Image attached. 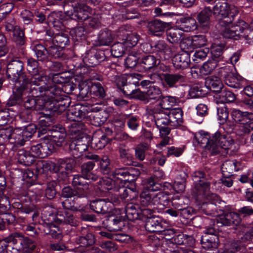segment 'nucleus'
<instances>
[{"label": "nucleus", "mask_w": 253, "mask_h": 253, "mask_svg": "<svg viewBox=\"0 0 253 253\" xmlns=\"http://www.w3.org/2000/svg\"><path fill=\"white\" fill-rule=\"evenodd\" d=\"M10 202L8 198V203H0V214H5V219L8 224H13L15 221V216L11 213H8L10 208Z\"/></svg>", "instance_id": "4d7b16f0"}, {"label": "nucleus", "mask_w": 253, "mask_h": 253, "mask_svg": "<svg viewBox=\"0 0 253 253\" xmlns=\"http://www.w3.org/2000/svg\"><path fill=\"white\" fill-rule=\"evenodd\" d=\"M85 197L84 194H81L78 196L66 199L62 202V205L64 210L68 211H77L83 210L85 207V204L81 203L80 200L82 198Z\"/></svg>", "instance_id": "5701e85b"}, {"label": "nucleus", "mask_w": 253, "mask_h": 253, "mask_svg": "<svg viewBox=\"0 0 253 253\" xmlns=\"http://www.w3.org/2000/svg\"><path fill=\"white\" fill-rule=\"evenodd\" d=\"M231 23H224L221 24L224 25L222 30V36L227 39L237 40L241 37H244L247 42L249 44H253V39L251 35H246L244 31V27L247 26V23L243 20H239L235 25H231Z\"/></svg>", "instance_id": "6e6552de"}, {"label": "nucleus", "mask_w": 253, "mask_h": 253, "mask_svg": "<svg viewBox=\"0 0 253 253\" xmlns=\"http://www.w3.org/2000/svg\"><path fill=\"white\" fill-rule=\"evenodd\" d=\"M220 74L224 79V82L228 86L235 88L241 87V77L232 72L229 66H224L220 68Z\"/></svg>", "instance_id": "f3484780"}, {"label": "nucleus", "mask_w": 253, "mask_h": 253, "mask_svg": "<svg viewBox=\"0 0 253 253\" xmlns=\"http://www.w3.org/2000/svg\"><path fill=\"white\" fill-rule=\"evenodd\" d=\"M24 196L29 199L31 202L37 201L43 194L42 186L41 184H30Z\"/></svg>", "instance_id": "ea45409f"}, {"label": "nucleus", "mask_w": 253, "mask_h": 253, "mask_svg": "<svg viewBox=\"0 0 253 253\" xmlns=\"http://www.w3.org/2000/svg\"><path fill=\"white\" fill-rule=\"evenodd\" d=\"M18 161L20 164L25 166H30L35 161L33 153L24 150H20L17 154Z\"/></svg>", "instance_id": "09e8293b"}, {"label": "nucleus", "mask_w": 253, "mask_h": 253, "mask_svg": "<svg viewBox=\"0 0 253 253\" xmlns=\"http://www.w3.org/2000/svg\"><path fill=\"white\" fill-rule=\"evenodd\" d=\"M183 34L180 28H170L166 31L167 39L171 43H177L180 41Z\"/></svg>", "instance_id": "052dcab7"}, {"label": "nucleus", "mask_w": 253, "mask_h": 253, "mask_svg": "<svg viewBox=\"0 0 253 253\" xmlns=\"http://www.w3.org/2000/svg\"><path fill=\"white\" fill-rule=\"evenodd\" d=\"M240 213L235 212H229L222 215L216 219L217 223L224 226L231 225H238L241 221Z\"/></svg>", "instance_id": "7c9ffc66"}, {"label": "nucleus", "mask_w": 253, "mask_h": 253, "mask_svg": "<svg viewBox=\"0 0 253 253\" xmlns=\"http://www.w3.org/2000/svg\"><path fill=\"white\" fill-rule=\"evenodd\" d=\"M145 99L158 100L162 97V91L160 88L156 85H150L144 93Z\"/></svg>", "instance_id": "bf43d9fd"}, {"label": "nucleus", "mask_w": 253, "mask_h": 253, "mask_svg": "<svg viewBox=\"0 0 253 253\" xmlns=\"http://www.w3.org/2000/svg\"><path fill=\"white\" fill-rule=\"evenodd\" d=\"M216 60L211 58L205 62L200 69V73L204 75L211 74L219 65V62Z\"/></svg>", "instance_id": "69168bd1"}, {"label": "nucleus", "mask_w": 253, "mask_h": 253, "mask_svg": "<svg viewBox=\"0 0 253 253\" xmlns=\"http://www.w3.org/2000/svg\"><path fill=\"white\" fill-rule=\"evenodd\" d=\"M118 185L112 176L101 178L97 182V189L102 196H109L118 190Z\"/></svg>", "instance_id": "2eb2a0df"}, {"label": "nucleus", "mask_w": 253, "mask_h": 253, "mask_svg": "<svg viewBox=\"0 0 253 253\" xmlns=\"http://www.w3.org/2000/svg\"><path fill=\"white\" fill-rule=\"evenodd\" d=\"M209 177L206 172L201 170L196 171L192 174V179L195 183V191L197 195L199 205L201 206V208L205 211L206 214L215 216L216 215L212 210L210 212L207 210L211 209L213 205L221 204L224 202L220 200L216 194L210 192V182L205 181V179H209Z\"/></svg>", "instance_id": "f03ea898"}, {"label": "nucleus", "mask_w": 253, "mask_h": 253, "mask_svg": "<svg viewBox=\"0 0 253 253\" xmlns=\"http://www.w3.org/2000/svg\"><path fill=\"white\" fill-rule=\"evenodd\" d=\"M163 78L169 87H177L179 84L185 81V77L183 74L175 73L163 74Z\"/></svg>", "instance_id": "c9c22d12"}, {"label": "nucleus", "mask_w": 253, "mask_h": 253, "mask_svg": "<svg viewBox=\"0 0 253 253\" xmlns=\"http://www.w3.org/2000/svg\"><path fill=\"white\" fill-rule=\"evenodd\" d=\"M33 50L35 52L37 58L39 61H45L48 59V50L41 44H37L32 46Z\"/></svg>", "instance_id": "13d9d810"}, {"label": "nucleus", "mask_w": 253, "mask_h": 253, "mask_svg": "<svg viewBox=\"0 0 253 253\" xmlns=\"http://www.w3.org/2000/svg\"><path fill=\"white\" fill-rule=\"evenodd\" d=\"M230 115L232 120L239 125L238 131L240 135L249 134L253 130V112L233 109Z\"/></svg>", "instance_id": "0eeeda50"}, {"label": "nucleus", "mask_w": 253, "mask_h": 253, "mask_svg": "<svg viewBox=\"0 0 253 253\" xmlns=\"http://www.w3.org/2000/svg\"><path fill=\"white\" fill-rule=\"evenodd\" d=\"M58 220L60 223L76 226L77 225V220L73 215V211L64 210L61 214L58 215Z\"/></svg>", "instance_id": "8fccbe9b"}, {"label": "nucleus", "mask_w": 253, "mask_h": 253, "mask_svg": "<svg viewBox=\"0 0 253 253\" xmlns=\"http://www.w3.org/2000/svg\"><path fill=\"white\" fill-rule=\"evenodd\" d=\"M190 62V54L188 51H182L172 58L173 66L177 69H184L189 67Z\"/></svg>", "instance_id": "a878e982"}, {"label": "nucleus", "mask_w": 253, "mask_h": 253, "mask_svg": "<svg viewBox=\"0 0 253 253\" xmlns=\"http://www.w3.org/2000/svg\"><path fill=\"white\" fill-rule=\"evenodd\" d=\"M155 125L159 133L169 134L171 129L169 126V115L167 110H161L154 114Z\"/></svg>", "instance_id": "aec40b11"}, {"label": "nucleus", "mask_w": 253, "mask_h": 253, "mask_svg": "<svg viewBox=\"0 0 253 253\" xmlns=\"http://www.w3.org/2000/svg\"><path fill=\"white\" fill-rule=\"evenodd\" d=\"M166 221L159 216L150 217L145 220V228L150 232H160L164 230Z\"/></svg>", "instance_id": "393cba45"}, {"label": "nucleus", "mask_w": 253, "mask_h": 253, "mask_svg": "<svg viewBox=\"0 0 253 253\" xmlns=\"http://www.w3.org/2000/svg\"><path fill=\"white\" fill-rule=\"evenodd\" d=\"M84 84H80V94L83 97L87 95L89 93L92 98L96 99H102L105 97V93L104 88L99 83H92L91 85L85 84L84 87Z\"/></svg>", "instance_id": "4468645a"}, {"label": "nucleus", "mask_w": 253, "mask_h": 253, "mask_svg": "<svg viewBox=\"0 0 253 253\" xmlns=\"http://www.w3.org/2000/svg\"><path fill=\"white\" fill-rule=\"evenodd\" d=\"M52 83L51 84H47L48 85H52L55 84L58 86H59L62 92V94L65 95L64 94V92L62 91V89H61V87L59 85L57 84H65L64 85L65 90H66L68 88H69V91L72 92L74 90V87L69 84V82L70 80V79L69 77L66 75V73H63V72H59L57 73H55L52 76Z\"/></svg>", "instance_id": "f704fd0d"}, {"label": "nucleus", "mask_w": 253, "mask_h": 253, "mask_svg": "<svg viewBox=\"0 0 253 253\" xmlns=\"http://www.w3.org/2000/svg\"><path fill=\"white\" fill-rule=\"evenodd\" d=\"M194 140L201 147L209 150L212 155L220 153L222 149H230L234 144L230 136L222 134L218 131L210 136L209 133L201 130L195 134Z\"/></svg>", "instance_id": "7ed1b4c3"}, {"label": "nucleus", "mask_w": 253, "mask_h": 253, "mask_svg": "<svg viewBox=\"0 0 253 253\" xmlns=\"http://www.w3.org/2000/svg\"><path fill=\"white\" fill-rule=\"evenodd\" d=\"M77 242L80 244L78 250L81 253H99L100 252L99 248L90 247L94 243V237L91 233L79 237Z\"/></svg>", "instance_id": "6ab92c4d"}, {"label": "nucleus", "mask_w": 253, "mask_h": 253, "mask_svg": "<svg viewBox=\"0 0 253 253\" xmlns=\"http://www.w3.org/2000/svg\"><path fill=\"white\" fill-rule=\"evenodd\" d=\"M108 139L100 129L93 134L91 142V147L95 149H101L107 144Z\"/></svg>", "instance_id": "58836bf2"}, {"label": "nucleus", "mask_w": 253, "mask_h": 253, "mask_svg": "<svg viewBox=\"0 0 253 253\" xmlns=\"http://www.w3.org/2000/svg\"><path fill=\"white\" fill-rule=\"evenodd\" d=\"M217 103H221L224 104L225 103H229L233 101L235 99L234 93L231 91L222 89L216 94Z\"/></svg>", "instance_id": "5fc2aeb1"}, {"label": "nucleus", "mask_w": 253, "mask_h": 253, "mask_svg": "<svg viewBox=\"0 0 253 253\" xmlns=\"http://www.w3.org/2000/svg\"><path fill=\"white\" fill-rule=\"evenodd\" d=\"M64 48L53 44L49 45L48 50L49 57L54 59H60L61 60L68 59L69 58L64 52Z\"/></svg>", "instance_id": "864d4df0"}, {"label": "nucleus", "mask_w": 253, "mask_h": 253, "mask_svg": "<svg viewBox=\"0 0 253 253\" xmlns=\"http://www.w3.org/2000/svg\"><path fill=\"white\" fill-rule=\"evenodd\" d=\"M238 13L237 7L229 5L225 0H219L213 7V14L215 17L222 18L220 24L232 23L234 17Z\"/></svg>", "instance_id": "9d476101"}, {"label": "nucleus", "mask_w": 253, "mask_h": 253, "mask_svg": "<svg viewBox=\"0 0 253 253\" xmlns=\"http://www.w3.org/2000/svg\"><path fill=\"white\" fill-rule=\"evenodd\" d=\"M72 185L78 190L83 192L82 194H84L85 197L86 196V193L89 188V184L84 175H75L73 178Z\"/></svg>", "instance_id": "c03bdc74"}, {"label": "nucleus", "mask_w": 253, "mask_h": 253, "mask_svg": "<svg viewBox=\"0 0 253 253\" xmlns=\"http://www.w3.org/2000/svg\"><path fill=\"white\" fill-rule=\"evenodd\" d=\"M215 230L212 227L206 229L201 237V244L202 247L206 250L218 247L219 239L215 234Z\"/></svg>", "instance_id": "a211bd4d"}, {"label": "nucleus", "mask_w": 253, "mask_h": 253, "mask_svg": "<svg viewBox=\"0 0 253 253\" xmlns=\"http://www.w3.org/2000/svg\"><path fill=\"white\" fill-rule=\"evenodd\" d=\"M71 10H68L67 5L64 6V10L67 16L73 20L82 22L87 20L89 15L92 14V9L89 6L81 3L72 4Z\"/></svg>", "instance_id": "f8f14e48"}, {"label": "nucleus", "mask_w": 253, "mask_h": 253, "mask_svg": "<svg viewBox=\"0 0 253 253\" xmlns=\"http://www.w3.org/2000/svg\"><path fill=\"white\" fill-rule=\"evenodd\" d=\"M169 26L168 23L164 22L158 19H155L148 23L147 28L150 34L160 36Z\"/></svg>", "instance_id": "473e14b6"}, {"label": "nucleus", "mask_w": 253, "mask_h": 253, "mask_svg": "<svg viewBox=\"0 0 253 253\" xmlns=\"http://www.w3.org/2000/svg\"><path fill=\"white\" fill-rule=\"evenodd\" d=\"M43 76L33 77L25 85L26 94L18 99L16 90L13 92V98L16 102H20L26 97H32L42 103L41 107L52 111H64L71 103L70 98L64 95L60 87L55 84H45Z\"/></svg>", "instance_id": "f257e3e1"}, {"label": "nucleus", "mask_w": 253, "mask_h": 253, "mask_svg": "<svg viewBox=\"0 0 253 253\" xmlns=\"http://www.w3.org/2000/svg\"><path fill=\"white\" fill-rule=\"evenodd\" d=\"M212 11L210 7H205L198 15V20L205 30H207L210 24V17Z\"/></svg>", "instance_id": "49530a36"}, {"label": "nucleus", "mask_w": 253, "mask_h": 253, "mask_svg": "<svg viewBox=\"0 0 253 253\" xmlns=\"http://www.w3.org/2000/svg\"><path fill=\"white\" fill-rule=\"evenodd\" d=\"M120 88L123 93L126 96H129L130 98H134L144 100L145 96L144 93L136 88L135 85L131 84H127L124 82L123 84L117 85Z\"/></svg>", "instance_id": "c85d7f7f"}, {"label": "nucleus", "mask_w": 253, "mask_h": 253, "mask_svg": "<svg viewBox=\"0 0 253 253\" xmlns=\"http://www.w3.org/2000/svg\"><path fill=\"white\" fill-rule=\"evenodd\" d=\"M36 130V126L34 124L12 128L13 131L11 135L10 143L13 144L16 147H21L32 138Z\"/></svg>", "instance_id": "1a4fd4ad"}, {"label": "nucleus", "mask_w": 253, "mask_h": 253, "mask_svg": "<svg viewBox=\"0 0 253 253\" xmlns=\"http://www.w3.org/2000/svg\"><path fill=\"white\" fill-rule=\"evenodd\" d=\"M168 111L169 126L171 129H174L181 126L183 123V111L179 108H172Z\"/></svg>", "instance_id": "bb28decb"}, {"label": "nucleus", "mask_w": 253, "mask_h": 253, "mask_svg": "<svg viewBox=\"0 0 253 253\" xmlns=\"http://www.w3.org/2000/svg\"><path fill=\"white\" fill-rule=\"evenodd\" d=\"M127 50L123 42H117L112 45L111 48V55L116 58L122 57Z\"/></svg>", "instance_id": "774afa93"}, {"label": "nucleus", "mask_w": 253, "mask_h": 253, "mask_svg": "<svg viewBox=\"0 0 253 253\" xmlns=\"http://www.w3.org/2000/svg\"><path fill=\"white\" fill-rule=\"evenodd\" d=\"M96 105V104H87V105L77 104L74 107H72L67 111L66 118L70 123L67 122L66 125L70 133L76 134L81 131H84V125L81 121L83 119L88 117L89 112H95L99 110Z\"/></svg>", "instance_id": "39448f33"}, {"label": "nucleus", "mask_w": 253, "mask_h": 253, "mask_svg": "<svg viewBox=\"0 0 253 253\" xmlns=\"http://www.w3.org/2000/svg\"><path fill=\"white\" fill-rule=\"evenodd\" d=\"M28 98L25 102L24 106L27 110H25L21 113L20 114V118L22 122H29L32 119L31 114L30 112L29 109H32L34 107L36 109H39L41 107L40 105L41 102L38 101L37 100L34 98H31V97H28Z\"/></svg>", "instance_id": "cd10ccee"}, {"label": "nucleus", "mask_w": 253, "mask_h": 253, "mask_svg": "<svg viewBox=\"0 0 253 253\" xmlns=\"http://www.w3.org/2000/svg\"><path fill=\"white\" fill-rule=\"evenodd\" d=\"M36 169L39 173H47L48 171L59 172L56 163L51 161L39 160L36 163Z\"/></svg>", "instance_id": "4c0bfd02"}, {"label": "nucleus", "mask_w": 253, "mask_h": 253, "mask_svg": "<svg viewBox=\"0 0 253 253\" xmlns=\"http://www.w3.org/2000/svg\"><path fill=\"white\" fill-rule=\"evenodd\" d=\"M111 176L114 178L118 184L123 185L124 181L123 178L128 177V169L126 168L117 169L111 173Z\"/></svg>", "instance_id": "e2e57ef3"}, {"label": "nucleus", "mask_w": 253, "mask_h": 253, "mask_svg": "<svg viewBox=\"0 0 253 253\" xmlns=\"http://www.w3.org/2000/svg\"><path fill=\"white\" fill-rule=\"evenodd\" d=\"M153 53L165 60L169 59L172 55L171 48L165 41L161 40L153 42Z\"/></svg>", "instance_id": "b1692460"}, {"label": "nucleus", "mask_w": 253, "mask_h": 253, "mask_svg": "<svg viewBox=\"0 0 253 253\" xmlns=\"http://www.w3.org/2000/svg\"><path fill=\"white\" fill-rule=\"evenodd\" d=\"M160 62V61L154 55H148L141 59L139 65L144 71H147L156 67Z\"/></svg>", "instance_id": "de8ad7c7"}, {"label": "nucleus", "mask_w": 253, "mask_h": 253, "mask_svg": "<svg viewBox=\"0 0 253 253\" xmlns=\"http://www.w3.org/2000/svg\"><path fill=\"white\" fill-rule=\"evenodd\" d=\"M47 133L49 136L48 138L57 146L60 145L64 142L66 136L65 129L60 125L52 126L51 128H49Z\"/></svg>", "instance_id": "4be33fe9"}, {"label": "nucleus", "mask_w": 253, "mask_h": 253, "mask_svg": "<svg viewBox=\"0 0 253 253\" xmlns=\"http://www.w3.org/2000/svg\"><path fill=\"white\" fill-rule=\"evenodd\" d=\"M70 41L67 34L64 33L56 34L52 40V44H55L59 47L64 48L66 45L69 44Z\"/></svg>", "instance_id": "338daca9"}, {"label": "nucleus", "mask_w": 253, "mask_h": 253, "mask_svg": "<svg viewBox=\"0 0 253 253\" xmlns=\"http://www.w3.org/2000/svg\"><path fill=\"white\" fill-rule=\"evenodd\" d=\"M119 202L118 198H111V201H106L105 199H97L90 203V209L97 213L102 214L109 212L113 208V205L117 204Z\"/></svg>", "instance_id": "dca6fc26"}, {"label": "nucleus", "mask_w": 253, "mask_h": 253, "mask_svg": "<svg viewBox=\"0 0 253 253\" xmlns=\"http://www.w3.org/2000/svg\"><path fill=\"white\" fill-rule=\"evenodd\" d=\"M208 40L204 35H196L183 40L180 47L183 49L192 50L207 45Z\"/></svg>", "instance_id": "ddd939ff"}, {"label": "nucleus", "mask_w": 253, "mask_h": 253, "mask_svg": "<svg viewBox=\"0 0 253 253\" xmlns=\"http://www.w3.org/2000/svg\"><path fill=\"white\" fill-rule=\"evenodd\" d=\"M114 38L115 35L111 31L104 29L99 32L95 44L97 46H108L112 43Z\"/></svg>", "instance_id": "2f4dec72"}, {"label": "nucleus", "mask_w": 253, "mask_h": 253, "mask_svg": "<svg viewBox=\"0 0 253 253\" xmlns=\"http://www.w3.org/2000/svg\"><path fill=\"white\" fill-rule=\"evenodd\" d=\"M206 84L210 89H213L215 92L219 91L223 87L220 79L216 76H211L206 79Z\"/></svg>", "instance_id": "680f3d73"}, {"label": "nucleus", "mask_w": 253, "mask_h": 253, "mask_svg": "<svg viewBox=\"0 0 253 253\" xmlns=\"http://www.w3.org/2000/svg\"><path fill=\"white\" fill-rule=\"evenodd\" d=\"M141 208L138 204L133 202L127 203L126 206L125 211L128 220L134 221L139 219L140 217Z\"/></svg>", "instance_id": "a19ab883"}, {"label": "nucleus", "mask_w": 253, "mask_h": 253, "mask_svg": "<svg viewBox=\"0 0 253 253\" xmlns=\"http://www.w3.org/2000/svg\"><path fill=\"white\" fill-rule=\"evenodd\" d=\"M119 40H121L127 49L135 46L139 40V36L135 34H128L126 31L120 29L118 35Z\"/></svg>", "instance_id": "72a5a7b5"}, {"label": "nucleus", "mask_w": 253, "mask_h": 253, "mask_svg": "<svg viewBox=\"0 0 253 253\" xmlns=\"http://www.w3.org/2000/svg\"><path fill=\"white\" fill-rule=\"evenodd\" d=\"M43 158L50 155L54 150V146L52 141L48 138H44L40 143Z\"/></svg>", "instance_id": "6e6d98bb"}, {"label": "nucleus", "mask_w": 253, "mask_h": 253, "mask_svg": "<svg viewBox=\"0 0 253 253\" xmlns=\"http://www.w3.org/2000/svg\"><path fill=\"white\" fill-rule=\"evenodd\" d=\"M40 109L49 112V114L42 113L43 116L40 117L39 121V129L41 130V133H46L49 131V128H51L52 126H51L53 124V119L52 118V116L55 114H59L63 111H52L49 109L43 108V106L40 107Z\"/></svg>", "instance_id": "412c9836"}, {"label": "nucleus", "mask_w": 253, "mask_h": 253, "mask_svg": "<svg viewBox=\"0 0 253 253\" xmlns=\"http://www.w3.org/2000/svg\"><path fill=\"white\" fill-rule=\"evenodd\" d=\"M225 48V45L224 43H212L211 47V53L212 56V59H216V60L219 62L222 61L223 57L222 55Z\"/></svg>", "instance_id": "603ef678"}, {"label": "nucleus", "mask_w": 253, "mask_h": 253, "mask_svg": "<svg viewBox=\"0 0 253 253\" xmlns=\"http://www.w3.org/2000/svg\"><path fill=\"white\" fill-rule=\"evenodd\" d=\"M16 250L21 251L22 253H38L39 252L37 244L31 239L25 237L21 241V247Z\"/></svg>", "instance_id": "a18cd8bd"}, {"label": "nucleus", "mask_w": 253, "mask_h": 253, "mask_svg": "<svg viewBox=\"0 0 253 253\" xmlns=\"http://www.w3.org/2000/svg\"><path fill=\"white\" fill-rule=\"evenodd\" d=\"M118 190H116L114 194L115 196H118L119 194L120 195L121 199L125 202H128L129 201L134 199L137 195V192L135 187L128 188L122 187L121 184L118 185ZM114 198H118L115 197ZM114 198L113 199H114Z\"/></svg>", "instance_id": "c756f323"}, {"label": "nucleus", "mask_w": 253, "mask_h": 253, "mask_svg": "<svg viewBox=\"0 0 253 253\" xmlns=\"http://www.w3.org/2000/svg\"><path fill=\"white\" fill-rule=\"evenodd\" d=\"M161 185L155 181L153 178L147 180V187L140 194V203L143 207H152L154 209L166 207L169 200L168 195L164 192H157L161 189Z\"/></svg>", "instance_id": "20e7f679"}, {"label": "nucleus", "mask_w": 253, "mask_h": 253, "mask_svg": "<svg viewBox=\"0 0 253 253\" xmlns=\"http://www.w3.org/2000/svg\"><path fill=\"white\" fill-rule=\"evenodd\" d=\"M140 75L136 73H131L128 74H124L118 76L116 79V83L117 85H120L123 84L124 82L127 84H131L135 85L136 87L138 84V81Z\"/></svg>", "instance_id": "37998d69"}, {"label": "nucleus", "mask_w": 253, "mask_h": 253, "mask_svg": "<svg viewBox=\"0 0 253 253\" xmlns=\"http://www.w3.org/2000/svg\"><path fill=\"white\" fill-rule=\"evenodd\" d=\"M97 104L96 106L99 108V110L95 112H89V113H91V114L88 115V117H89L90 123L92 125L98 126L103 125L106 121L107 116L106 114L104 112H100L101 109V108L99 106L100 103L96 102L93 104Z\"/></svg>", "instance_id": "e433bc0d"}, {"label": "nucleus", "mask_w": 253, "mask_h": 253, "mask_svg": "<svg viewBox=\"0 0 253 253\" xmlns=\"http://www.w3.org/2000/svg\"><path fill=\"white\" fill-rule=\"evenodd\" d=\"M24 64L17 58L12 59L7 65L6 75L13 82L19 83L20 86L16 89V94L20 99L26 94L25 85L28 83V78L23 72Z\"/></svg>", "instance_id": "423d86ee"}, {"label": "nucleus", "mask_w": 253, "mask_h": 253, "mask_svg": "<svg viewBox=\"0 0 253 253\" xmlns=\"http://www.w3.org/2000/svg\"><path fill=\"white\" fill-rule=\"evenodd\" d=\"M223 175L231 176L233 173L238 170L236 162L233 161H226L222 164L221 168Z\"/></svg>", "instance_id": "0e129e2a"}, {"label": "nucleus", "mask_w": 253, "mask_h": 253, "mask_svg": "<svg viewBox=\"0 0 253 253\" xmlns=\"http://www.w3.org/2000/svg\"><path fill=\"white\" fill-rule=\"evenodd\" d=\"M179 28L182 31L189 32L197 28L196 20L191 17L181 18L180 20Z\"/></svg>", "instance_id": "3c124183"}, {"label": "nucleus", "mask_w": 253, "mask_h": 253, "mask_svg": "<svg viewBox=\"0 0 253 253\" xmlns=\"http://www.w3.org/2000/svg\"><path fill=\"white\" fill-rule=\"evenodd\" d=\"M76 164L74 159L72 158L58 159L56 162V166L59 169V172L65 173L67 176L68 173L73 169Z\"/></svg>", "instance_id": "79ce46f5"}, {"label": "nucleus", "mask_w": 253, "mask_h": 253, "mask_svg": "<svg viewBox=\"0 0 253 253\" xmlns=\"http://www.w3.org/2000/svg\"><path fill=\"white\" fill-rule=\"evenodd\" d=\"M81 131L76 134H70L71 142L69 144V149L74 158L79 157L87 150L88 139L85 134Z\"/></svg>", "instance_id": "9b49d317"}]
</instances>
